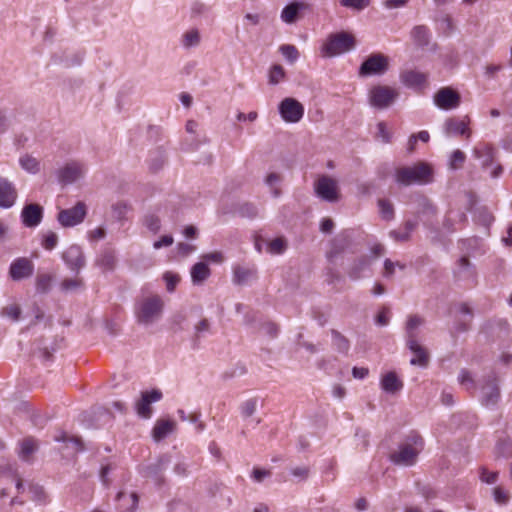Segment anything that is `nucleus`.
Returning <instances> with one entry per match:
<instances>
[{
    "label": "nucleus",
    "mask_w": 512,
    "mask_h": 512,
    "mask_svg": "<svg viewBox=\"0 0 512 512\" xmlns=\"http://www.w3.org/2000/svg\"><path fill=\"white\" fill-rule=\"evenodd\" d=\"M21 167L29 173H37L40 169L39 161L30 156L24 155L19 159Z\"/></svg>",
    "instance_id": "obj_37"
},
{
    "label": "nucleus",
    "mask_w": 512,
    "mask_h": 512,
    "mask_svg": "<svg viewBox=\"0 0 512 512\" xmlns=\"http://www.w3.org/2000/svg\"><path fill=\"white\" fill-rule=\"evenodd\" d=\"M315 192L318 197L328 202H336L339 200L340 192L338 183L335 179L323 175L317 179L314 184Z\"/></svg>",
    "instance_id": "obj_6"
},
{
    "label": "nucleus",
    "mask_w": 512,
    "mask_h": 512,
    "mask_svg": "<svg viewBox=\"0 0 512 512\" xmlns=\"http://www.w3.org/2000/svg\"><path fill=\"white\" fill-rule=\"evenodd\" d=\"M170 463V457L168 455H162L159 457L157 463L149 465L146 469L148 476H157L161 473Z\"/></svg>",
    "instance_id": "obj_34"
},
{
    "label": "nucleus",
    "mask_w": 512,
    "mask_h": 512,
    "mask_svg": "<svg viewBox=\"0 0 512 512\" xmlns=\"http://www.w3.org/2000/svg\"><path fill=\"white\" fill-rule=\"evenodd\" d=\"M56 441L67 442L70 441L75 446L76 451H80L83 449L80 439L74 437H68L65 433H61L59 436H55Z\"/></svg>",
    "instance_id": "obj_55"
},
{
    "label": "nucleus",
    "mask_w": 512,
    "mask_h": 512,
    "mask_svg": "<svg viewBox=\"0 0 512 512\" xmlns=\"http://www.w3.org/2000/svg\"><path fill=\"white\" fill-rule=\"evenodd\" d=\"M377 135L382 138L384 142H389L391 136L387 130L386 124L384 122H379L377 125Z\"/></svg>",
    "instance_id": "obj_58"
},
{
    "label": "nucleus",
    "mask_w": 512,
    "mask_h": 512,
    "mask_svg": "<svg viewBox=\"0 0 512 512\" xmlns=\"http://www.w3.org/2000/svg\"><path fill=\"white\" fill-rule=\"evenodd\" d=\"M34 272L33 262L26 257H19L15 259L9 268V276L14 281L30 278Z\"/></svg>",
    "instance_id": "obj_11"
},
{
    "label": "nucleus",
    "mask_w": 512,
    "mask_h": 512,
    "mask_svg": "<svg viewBox=\"0 0 512 512\" xmlns=\"http://www.w3.org/2000/svg\"><path fill=\"white\" fill-rule=\"evenodd\" d=\"M321 231L324 232V233H330L332 232L333 228H334V222L332 219L330 218H324L322 221H321Z\"/></svg>",
    "instance_id": "obj_63"
},
{
    "label": "nucleus",
    "mask_w": 512,
    "mask_h": 512,
    "mask_svg": "<svg viewBox=\"0 0 512 512\" xmlns=\"http://www.w3.org/2000/svg\"><path fill=\"white\" fill-rule=\"evenodd\" d=\"M424 322L423 318H421L418 315H411L408 318L407 324H406V341L411 340V337L414 340H417V332L416 329L422 325Z\"/></svg>",
    "instance_id": "obj_30"
},
{
    "label": "nucleus",
    "mask_w": 512,
    "mask_h": 512,
    "mask_svg": "<svg viewBox=\"0 0 512 512\" xmlns=\"http://www.w3.org/2000/svg\"><path fill=\"white\" fill-rule=\"evenodd\" d=\"M481 480L487 484H493L498 479V473L497 472H490L486 468L481 469Z\"/></svg>",
    "instance_id": "obj_54"
},
{
    "label": "nucleus",
    "mask_w": 512,
    "mask_h": 512,
    "mask_svg": "<svg viewBox=\"0 0 512 512\" xmlns=\"http://www.w3.org/2000/svg\"><path fill=\"white\" fill-rule=\"evenodd\" d=\"M37 441L32 437H27L21 442L20 457L24 461H30L32 454L37 450Z\"/></svg>",
    "instance_id": "obj_29"
},
{
    "label": "nucleus",
    "mask_w": 512,
    "mask_h": 512,
    "mask_svg": "<svg viewBox=\"0 0 512 512\" xmlns=\"http://www.w3.org/2000/svg\"><path fill=\"white\" fill-rule=\"evenodd\" d=\"M401 82L408 88L423 90L427 86V75L418 70H405L400 74Z\"/></svg>",
    "instance_id": "obj_16"
},
{
    "label": "nucleus",
    "mask_w": 512,
    "mask_h": 512,
    "mask_svg": "<svg viewBox=\"0 0 512 512\" xmlns=\"http://www.w3.org/2000/svg\"><path fill=\"white\" fill-rule=\"evenodd\" d=\"M459 383L467 390V391H473L475 390V381L471 375V373L466 370L462 369L459 376H458Z\"/></svg>",
    "instance_id": "obj_42"
},
{
    "label": "nucleus",
    "mask_w": 512,
    "mask_h": 512,
    "mask_svg": "<svg viewBox=\"0 0 512 512\" xmlns=\"http://www.w3.org/2000/svg\"><path fill=\"white\" fill-rule=\"evenodd\" d=\"M0 314L3 317H8L13 321H17L21 315V308L18 304H9L2 308Z\"/></svg>",
    "instance_id": "obj_43"
},
{
    "label": "nucleus",
    "mask_w": 512,
    "mask_h": 512,
    "mask_svg": "<svg viewBox=\"0 0 512 512\" xmlns=\"http://www.w3.org/2000/svg\"><path fill=\"white\" fill-rule=\"evenodd\" d=\"M210 275V269L204 262L196 263L191 269V277L194 283H202Z\"/></svg>",
    "instance_id": "obj_28"
},
{
    "label": "nucleus",
    "mask_w": 512,
    "mask_h": 512,
    "mask_svg": "<svg viewBox=\"0 0 512 512\" xmlns=\"http://www.w3.org/2000/svg\"><path fill=\"white\" fill-rule=\"evenodd\" d=\"M482 403L486 406L495 405L500 397L499 387L496 379L489 380L483 387Z\"/></svg>",
    "instance_id": "obj_21"
},
{
    "label": "nucleus",
    "mask_w": 512,
    "mask_h": 512,
    "mask_svg": "<svg viewBox=\"0 0 512 512\" xmlns=\"http://www.w3.org/2000/svg\"><path fill=\"white\" fill-rule=\"evenodd\" d=\"M398 97V91L385 85L374 86L369 93L370 104L376 108L389 107Z\"/></svg>",
    "instance_id": "obj_5"
},
{
    "label": "nucleus",
    "mask_w": 512,
    "mask_h": 512,
    "mask_svg": "<svg viewBox=\"0 0 512 512\" xmlns=\"http://www.w3.org/2000/svg\"><path fill=\"white\" fill-rule=\"evenodd\" d=\"M435 104L443 110L455 109L460 105V94L450 87L441 88L434 96Z\"/></svg>",
    "instance_id": "obj_10"
},
{
    "label": "nucleus",
    "mask_w": 512,
    "mask_h": 512,
    "mask_svg": "<svg viewBox=\"0 0 512 512\" xmlns=\"http://www.w3.org/2000/svg\"><path fill=\"white\" fill-rule=\"evenodd\" d=\"M164 301L158 294L142 295L135 304V316L143 325L158 321L163 314Z\"/></svg>",
    "instance_id": "obj_1"
},
{
    "label": "nucleus",
    "mask_w": 512,
    "mask_h": 512,
    "mask_svg": "<svg viewBox=\"0 0 512 512\" xmlns=\"http://www.w3.org/2000/svg\"><path fill=\"white\" fill-rule=\"evenodd\" d=\"M396 181L409 186L412 184H427L433 180V169L426 162H418L413 166H403L396 169Z\"/></svg>",
    "instance_id": "obj_3"
},
{
    "label": "nucleus",
    "mask_w": 512,
    "mask_h": 512,
    "mask_svg": "<svg viewBox=\"0 0 512 512\" xmlns=\"http://www.w3.org/2000/svg\"><path fill=\"white\" fill-rule=\"evenodd\" d=\"M286 77L284 68L279 64H274L269 70V83L276 85Z\"/></svg>",
    "instance_id": "obj_39"
},
{
    "label": "nucleus",
    "mask_w": 512,
    "mask_h": 512,
    "mask_svg": "<svg viewBox=\"0 0 512 512\" xmlns=\"http://www.w3.org/2000/svg\"><path fill=\"white\" fill-rule=\"evenodd\" d=\"M283 178L281 174L272 172L267 175L265 182L270 187L271 193L273 197L277 198L281 195V189L279 185L281 184Z\"/></svg>",
    "instance_id": "obj_32"
},
{
    "label": "nucleus",
    "mask_w": 512,
    "mask_h": 512,
    "mask_svg": "<svg viewBox=\"0 0 512 512\" xmlns=\"http://www.w3.org/2000/svg\"><path fill=\"white\" fill-rule=\"evenodd\" d=\"M388 313H389L388 309H383L382 311H380L378 313L376 321L379 325L385 326L388 324V322H389Z\"/></svg>",
    "instance_id": "obj_64"
},
{
    "label": "nucleus",
    "mask_w": 512,
    "mask_h": 512,
    "mask_svg": "<svg viewBox=\"0 0 512 512\" xmlns=\"http://www.w3.org/2000/svg\"><path fill=\"white\" fill-rule=\"evenodd\" d=\"M469 119L465 117L464 119L458 118H449L445 122V130L448 135H467L470 136V131L468 129Z\"/></svg>",
    "instance_id": "obj_20"
},
{
    "label": "nucleus",
    "mask_w": 512,
    "mask_h": 512,
    "mask_svg": "<svg viewBox=\"0 0 512 512\" xmlns=\"http://www.w3.org/2000/svg\"><path fill=\"white\" fill-rule=\"evenodd\" d=\"M494 500L499 505H506L510 501L509 491L503 489L501 486H497L493 489Z\"/></svg>",
    "instance_id": "obj_44"
},
{
    "label": "nucleus",
    "mask_w": 512,
    "mask_h": 512,
    "mask_svg": "<svg viewBox=\"0 0 512 512\" xmlns=\"http://www.w3.org/2000/svg\"><path fill=\"white\" fill-rule=\"evenodd\" d=\"M423 447V438L417 433H412L399 445L396 451L390 454V460L396 465L412 466L416 463Z\"/></svg>",
    "instance_id": "obj_2"
},
{
    "label": "nucleus",
    "mask_w": 512,
    "mask_h": 512,
    "mask_svg": "<svg viewBox=\"0 0 512 512\" xmlns=\"http://www.w3.org/2000/svg\"><path fill=\"white\" fill-rule=\"evenodd\" d=\"M465 154L461 150H455L452 153L450 165L453 169H459L462 167L464 161H465Z\"/></svg>",
    "instance_id": "obj_52"
},
{
    "label": "nucleus",
    "mask_w": 512,
    "mask_h": 512,
    "mask_svg": "<svg viewBox=\"0 0 512 512\" xmlns=\"http://www.w3.org/2000/svg\"><path fill=\"white\" fill-rule=\"evenodd\" d=\"M411 36L418 45H427L429 42V29L424 25L415 26L411 31Z\"/></svg>",
    "instance_id": "obj_31"
},
{
    "label": "nucleus",
    "mask_w": 512,
    "mask_h": 512,
    "mask_svg": "<svg viewBox=\"0 0 512 512\" xmlns=\"http://www.w3.org/2000/svg\"><path fill=\"white\" fill-rule=\"evenodd\" d=\"M269 475H270L269 471L262 470L259 468H254L253 473H252L254 480L257 482H261L266 476H269Z\"/></svg>",
    "instance_id": "obj_62"
},
{
    "label": "nucleus",
    "mask_w": 512,
    "mask_h": 512,
    "mask_svg": "<svg viewBox=\"0 0 512 512\" xmlns=\"http://www.w3.org/2000/svg\"><path fill=\"white\" fill-rule=\"evenodd\" d=\"M407 347L414 354V357L411 359V365H418L421 367H426L429 363V353L422 345L418 343V340H414L411 337V340L406 341Z\"/></svg>",
    "instance_id": "obj_18"
},
{
    "label": "nucleus",
    "mask_w": 512,
    "mask_h": 512,
    "mask_svg": "<svg viewBox=\"0 0 512 512\" xmlns=\"http://www.w3.org/2000/svg\"><path fill=\"white\" fill-rule=\"evenodd\" d=\"M458 265H459L458 273L460 276L462 274L472 275L474 273L468 257L464 256V257L460 258L458 261Z\"/></svg>",
    "instance_id": "obj_53"
},
{
    "label": "nucleus",
    "mask_w": 512,
    "mask_h": 512,
    "mask_svg": "<svg viewBox=\"0 0 512 512\" xmlns=\"http://www.w3.org/2000/svg\"><path fill=\"white\" fill-rule=\"evenodd\" d=\"M176 426V423L170 419H160L156 422L152 434L156 441H160L170 434Z\"/></svg>",
    "instance_id": "obj_23"
},
{
    "label": "nucleus",
    "mask_w": 512,
    "mask_h": 512,
    "mask_svg": "<svg viewBox=\"0 0 512 512\" xmlns=\"http://www.w3.org/2000/svg\"><path fill=\"white\" fill-rule=\"evenodd\" d=\"M21 218L26 227H35L42 221L43 208L39 204H27L22 209Z\"/></svg>",
    "instance_id": "obj_17"
},
{
    "label": "nucleus",
    "mask_w": 512,
    "mask_h": 512,
    "mask_svg": "<svg viewBox=\"0 0 512 512\" xmlns=\"http://www.w3.org/2000/svg\"><path fill=\"white\" fill-rule=\"evenodd\" d=\"M162 398V392L158 389L152 391L142 392L141 398L136 402V411L139 416L143 418H150L152 415V408L150 405L157 402Z\"/></svg>",
    "instance_id": "obj_13"
},
{
    "label": "nucleus",
    "mask_w": 512,
    "mask_h": 512,
    "mask_svg": "<svg viewBox=\"0 0 512 512\" xmlns=\"http://www.w3.org/2000/svg\"><path fill=\"white\" fill-rule=\"evenodd\" d=\"M114 469L113 464H106L102 466L100 471V478L104 485L108 486L110 484V479L108 478L109 473Z\"/></svg>",
    "instance_id": "obj_57"
},
{
    "label": "nucleus",
    "mask_w": 512,
    "mask_h": 512,
    "mask_svg": "<svg viewBox=\"0 0 512 512\" xmlns=\"http://www.w3.org/2000/svg\"><path fill=\"white\" fill-rule=\"evenodd\" d=\"M395 269V263L390 259H386L384 262L383 276L386 278L392 277L395 273Z\"/></svg>",
    "instance_id": "obj_61"
},
{
    "label": "nucleus",
    "mask_w": 512,
    "mask_h": 512,
    "mask_svg": "<svg viewBox=\"0 0 512 512\" xmlns=\"http://www.w3.org/2000/svg\"><path fill=\"white\" fill-rule=\"evenodd\" d=\"M51 283V276L49 274H39L36 278L37 290L44 293L47 292Z\"/></svg>",
    "instance_id": "obj_48"
},
{
    "label": "nucleus",
    "mask_w": 512,
    "mask_h": 512,
    "mask_svg": "<svg viewBox=\"0 0 512 512\" xmlns=\"http://www.w3.org/2000/svg\"><path fill=\"white\" fill-rule=\"evenodd\" d=\"M355 44L354 36L349 33L331 34L322 46V54L327 57L336 56L350 51L354 48Z\"/></svg>",
    "instance_id": "obj_4"
},
{
    "label": "nucleus",
    "mask_w": 512,
    "mask_h": 512,
    "mask_svg": "<svg viewBox=\"0 0 512 512\" xmlns=\"http://www.w3.org/2000/svg\"><path fill=\"white\" fill-rule=\"evenodd\" d=\"M233 274L236 284H244L254 277L253 270L241 266L235 267Z\"/></svg>",
    "instance_id": "obj_35"
},
{
    "label": "nucleus",
    "mask_w": 512,
    "mask_h": 512,
    "mask_svg": "<svg viewBox=\"0 0 512 512\" xmlns=\"http://www.w3.org/2000/svg\"><path fill=\"white\" fill-rule=\"evenodd\" d=\"M173 237L170 235L162 236L159 240L155 241L153 246L155 249H160L162 247H167L172 245Z\"/></svg>",
    "instance_id": "obj_60"
},
{
    "label": "nucleus",
    "mask_w": 512,
    "mask_h": 512,
    "mask_svg": "<svg viewBox=\"0 0 512 512\" xmlns=\"http://www.w3.org/2000/svg\"><path fill=\"white\" fill-rule=\"evenodd\" d=\"M18 197L15 185L4 177H0V207L11 208Z\"/></svg>",
    "instance_id": "obj_15"
},
{
    "label": "nucleus",
    "mask_w": 512,
    "mask_h": 512,
    "mask_svg": "<svg viewBox=\"0 0 512 512\" xmlns=\"http://www.w3.org/2000/svg\"><path fill=\"white\" fill-rule=\"evenodd\" d=\"M83 286V280L81 278H66L61 282V288L64 291L76 290Z\"/></svg>",
    "instance_id": "obj_45"
},
{
    "label": "nucleus",
    "mask_w": 512,
    "mask_h": 512,
    "mask_svg": "<svg viewBox=\"0 0 512 512\" xmlns=\"http://www.w3.org/2000/svg\"><path fill=\"white\" fill-rule=\"evenodd\" d=\"M279 51L290 63L296 62L299 58V51L294 45L283 44L279 47Z\"/></svg>",
    "instance_id": "obj_40"
},
{
    "label": "nucleus",
    "mask_w": 512,
    "mask_h": 512,
    "mask_svg": "<svg viewBox=\"0 0 512 512\" xmlns=\"http://www.w3.org/2000/svg\"><path fill=\"white\" fill-rule=\"evenodd\" d=\"M474 156L482 160L483 166L492 164L494 159V148L488 143H479L474 148Z\"/></svg>",
    "instance_id": "obj_24"
},
{
    "label": "nucleus",
    "mask_w": 512,
    "mask_h": 512,
    "mask_svg": "<svg viewBox=\"0 0 512 512\" xmlns=\"http://www.w3.org/2000/svg\"><path fill=\"white\" fill-rule=\"evenodd\" d=\"M115 216L118 219H123L128 210V206L123 202H118L112 206Z\"/></svg>",
    "instance_id": "obj_56"
},
{
    "label": "nucleus",
    "mask_w": 512,
    "mask_h": 512,
    "mask_svg": "<svg viewBox=\"0 0 512 512\" xmlns=\"http://www.w3.org/2000/svg\"><path fill=\"white\" fill-rule=\"evenodd\" d=\"M84 173L85 167L82 163L71 161L59 170L58 178L63 184H70L81 178Z\"/></svg>",
    "instance_id": "obj_14"
},
{
    "label": "nucleus",
    "mask_w": 512,
    "mask_h": 512,
    "mask_svg": "<svg viewBox=\"0 0 512 512\" xmlns=\"http://www.w3.org/2000/svg\"><path fill=\"white\" fill-rule=\"evenodd\" d=\"M200 33L197 29H191L183 34L182 44L186 48L197 46L200 43Z\"/></svg>",
    "instance_id": "obj_38"
},
{
    "label": "nucleus",
    "mask_w": 512,
    "mask_h": 512,
    "mask_svg": "<svg viewBox=\"0 0 512 512\" xmlns=\"http://www.w3.org/2000/svg\"><path fill=\"white\" fill-rule=\"evenodd\" d=\"M287 248V242L283 237H277L268 243V252L282 254Z\"/></svg>",
    "instance_id": "obj_41"
},
{
    "label": "nucleus",
    "mask_w": 512,
    "mask_h": 512,
    "mask_svg": "<svg viewBox=\"0 0 512 512\" xmlns=\"http://www.w3.org/2000/svg\"><path fill=\"white\" fill-rule=\"evenodd\" d=\"M86 212V205L83 202H77L72 208L61 210L58 221L64 227H72L84 220Z\"/></svg>",
    "instance_id": "obj_9"
},
{
    "label": "nucleus",
    "mask_w": 512,
    "mask_h": 512,
    "mask_svg": "<svg viewBox=\"0 0 512 512\" xmlns=\"http://www.w3.org/2000/svg\"><path fill=\"white\" fill-rule=\"evenodd\" d=\"M369 0H340V4L344 7L363 10L369 5Z\"/></svg>",
    "instance_id": "obj_51"
},
{
    "label": "nucleus",
    "mask_w": 512,
    "mask_h": 512,
    "mask_svg": "<svg viewBox=\"0 0 512 512\" xmlns=\"http://www.w3.org/2000/svg\"><path fill=\"white\" fill-rule=\"evenodd\" d=\"M279 112L286 122H299L304 115L303 105L294 98H285L279 105Z\"/></svg>",
    "instance_id": "obj_8"
},
{
    "label": "nucleus",
    "mask_w": 512,
    "mask_h": 512,
    "mask_svg": "<svg viewBox=\"0 0 512 512\" xmlns=\"http://www.w3.org/2000/svg\"><path fill=\"white\" fill-rule=\"evenodd\" d=\"M239 213L243 217L255 218L258 215V209L252 203H243L239 207Z\"/></svg>",
    "instance_id": "obj_47"
},
{
    "label": "nucleus",
    "mask_w": 512,
    "mask_h": 512,
    "mask_svg": "<svg viewBox=\"0 0 512 512\" xmlns=\"http://www.w3.org/2000/svg\"><path fill=\"white\" fill-rule=\"evenodd\" d=\"M202 259L214 263H221L224 260V256L221 252L214 251L203 255Z\"/></svg>",
    "instance_id": "obj_59"
},
{
    "label": "nucleus",
    "mask_w": 512,
    "mask_h": 512,
    "mask_svg": "<svg viewBox=\"0 0 512 512\" xmlns=\"http://www.w3.org/2000/svg\"><path fill=\"white\" fill-rule=\"evenodd\" d=\"M144 224L153 233L158 232L161 228L160 219L154 214L147 215L144 219Z\"/></svg>",
    "instance_id": "obj_46"
},
{
    "label": "nucleus",
    "mask_w": 512,
    "mask_h": 512,
    "mask_svg": "<svg viewBox=\"0 0 512 512\" xmlns=\"http://www.w3.org/2000/svg\"><path fill=\"white\" fill-rule=\"evenodd\" d=\"M332 345L333 347L342 354L347 355L350 350V341L342 335L339 331L332 329Z\"/></svg>",
    "instance_id": "obj_27"
},
{
    "label": "nucleus",
    "mask_w": 512,
    "mask_h": 512,
    "mask_svg": "<svg viewBox=\"0 0 512 512\" xmlns=\"http://www.w3.org/2000/svg\"><path fill=\"white\" fill-rule=\"evenodd\" d=\"M378 207L380 215L384 220L390 221L394 218V207L391 201L388 199H379Z\"/></svg>",
    "instance_id": "obj_36"
},
{
    "label": "nucleus",
    "mask_w": 512,
    "mask_h": 512,
    "mask_svg": "<svg viewBox=\"0 0 512 512\" xmlns=\"http://www.w3.org/2000/svg\"><path fill=\"white\" fill-rule=\"evenodd\" d=\"M416 222L406 221L402 228L390 231V236L397 242H406L410 239L411 233L416 228Z\"/></svg>",
    "instance_id": "obj_25"
},
{
    "label": "nucleus",
    "mask_w": 512,
    "mask_h": 512,
    "mask_svg": "<svg viewBox=\"0 0 512 512\" xmlns=\"http://www.w3.org/2000/svg\"><path fill=\"white\" fill-rule=\"evenodd\" d=\"M62 259L69 269L78 273L86 264L82 248L78 245H71L62 254Z\"/></svg>",
    "instance_id": "obj_12"
},
{
    "label": "nucleus",
    "mask_w": 512,
    "mask_h": 512,
    "mask_svg": "<svg viewBox=\"0 0 512 512\" xmlns=\"http://www.w3.org/2000/svg\"><path fill=\"white\" fill-rule=\"evenodd\" d=\"M388 57L381 53L371 54L360 66L361 76L383 74L388 69Z\"/></svg>",
    "instance_id": "obj_7"
},
{
    "label": "nucleus",
    "mask_w": 512,
    "mask_h": 512,
    "mask_svg": "<svg viewBox=\"0 0 512 512\" xmlns=\"http://www.w3.org/2000/svg\"><path fill=\"white\" fill-rule=\"evenodd\" d=\"M310 9V5L305 2H292L286 5L281 12V19L287 24L295 23L299 13Z\"/></svg>",
    "instance_id": "obj_19"
},
{
    "label": "nucleus",
    "mask_w": 512,
    "mask_h": 512,
    "mask_svg": "<svg viewBox=\"0 0 512 512\" xmlns=\"http://www.w3.org/2000/svg\"><path fill=\"white\" fill-rule=\"evenodd\" d=\"M257 407V400L251 398L246 400L241 406V413L244 417H250L254 414Z\"/></svg>",
    "instance_id": "obj_49"
},
{
    "label": "nucleus",
    "mask_w": 512,
    "mask_h": 512,
    "mask_svg": "<svg viewBox=\"0 0 512 512\" xmlns=\"http://www.w3.org/2000/svg\"><path fill=\"white\" fill-rule=\"evenodd\" d=\"M96 264L104 271L114 269L116 264L115 252L112 249H104L98 256Z\"/></svg>",
    "instance_id": "obj_26"
},
{
    "label": "nucleus",
    "mask_w": 512,
    "mask_h": 512,
    "mask_svg": "<svg viewBox=\"0 0 512 512\" xmlns=\"http://www.w3.org/2000/svg\"><path fill=\"white\" fill-rule=\"evenodd\" d=\"M58 243V236L56 233L54 232H48L47 234H45L43 236V240H42V246L46 249V250H52L56 247Z\"/></svg>",
    "instance_id": "obj_50"
},
{
    "label": "nucleus",
    "mask_w": 512,
    "mask_h": 512,
    "mask_svg": "<svg viewBox=\"0 0 512 512\" xmlns=\"http://www.w3.org/2000/svg\"><path fill=\"white\" fill-rule=\"evenodd\" d=\"M381 388L388 393L394 394L403 388V382L395 372H388L382 376Z\"/></svg>",
    "instance_id": "obj_22"
},
{
    "label": "nucleus",
    "mask_w": 512,
    "mask_h": 512,
    "mask_svg": "<svg viewBox=\"0 0 512 512\" xmlns=\"http://www.w3.org/2000/svg\"><path fill=\"white\" fill-rule=\"evenodd\" d=\"M369 265V260L366 256H362L354 261L352 267L348 271V275L351 279H359L362 271Z\"/></svg>",
    "instance_id": "obj_33"
}]
</instances>
